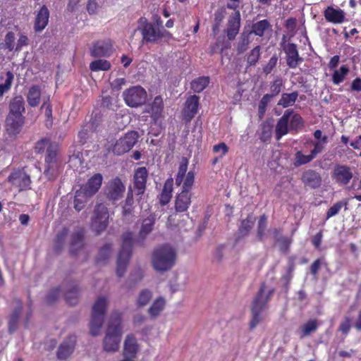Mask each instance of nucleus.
I'll return each mask as SVG.
<instances>
[{
    "mask_svg": "<svg viewBox=\"0 0 361 361\" xmlns=\"http://www.w3.org/2000/svg\"><path fill=\"white\" fill-rule=\"evenodd\" d=\"M123 334V324L121 314L114 313L111 315L105 331L102 342L104 351L115 353L118 351L121 338Z\"/></svg>",
    "mask_w": 361,
    "mask_h": 361,
    "instance_id": "nucleus-1",
    "label": "nucleus"
},
{
    "mask_svg": "<svg viewBox=\"0 0 361 361\" xmlns=\"http://www.w3.org/2000/svg\"><path fill=\"white\" fill-rule=\"evenodd\" d=\"M177 253L174 247L163 245L155 248L152 253L151 264L153 269L160 273L170 270L176 264Z\"/></svg>",
    "mask_w": 361,
    "mask_h": 361,
    "instance_id": "nucleus-2",
    "label": "nucleus"
},
{
    "mask_svg": "<svg viewBox=\"0 0 361 361\" xmlns=\"http://www.w3.org/2000/svg\"><path fill=\"white\" fill-rule=\"evenodd\" d=\"M273 291L274 290L272 288L267 287L265 284H262L261 286L259 291L255 297L252 304V319L250 324L251 329L255 328L262 320V312L265 309L266 305L270 299Z\"/></svg>",
    "mask_w": 361,
    "mask_h": 361,
    "instance_id": "nucleus-3",
    "label": "nucleus"
},
{
    "mask_svg": "<svg viewBox=\"0 0 361 361\" xmlns=\"http://www.w3.org/2000/svg\"><path fill=\"white\" fill-rule=\"evenodd\" d=\"M135 243L132 232L127 231L123 234L121 250L116 262V274L119 277H122L126 271L131 255L132 247Z\"/></svg>",
    "mask_w": 361,
    "mask_h": 361,
    "instance_id": "nucleus-4",
    "label": "nucleus"
},
{
    "mask_svg": "<svg viewBox=\"0 0 361 361\" xmlns=\"http://www.w3.org/2000/svg\"><path fill=\"white\" fill-rule=\"evenodd\" d=\"M137 30L142 35L143 42H156L159 39L169 35V32L166 30L157 27L145 18L139 19Z\"/></svg>",
    "mask_w": 361,
    "mask_h": 361,
    "instance_id": "nucleus-5",
    "label": "nucleus"
},
{
    "mask_svg": "<svg viewBox=\"0 0 361 361\" xmlns=\"http://www.w3.org/2000/svg\"><path fill=\"white\" fill-rule=\"evenodd\" d=\"M138 133L135 131H130L116 140L114 144L109 147V151L117 155H121L129 152L137 141Z\"/></svg>",
    "mask_w": 361,
    "mask_h": 361,
    "instance_id": "nucleus-6",
    "label": "nucleus"
},
{
    "mask_svg": "<svg viewBox=\"0 0 361 361\" xmlns=\"http://www.w3.org/2000/svg\"><path fill=\"white\" fill-rule=\"evenodd\" d=\"M62 293L61 288H56L51 290L47 295L49 302H52ZM63 293L66 301L71 305L77 303L79 296V288L75 282L67 283L63 289Z\"/></svg>",
    "mask_w": 361,
    "mask_h": 361,
    "instance_id": "nucleus-7",
    "label": "nucleus"
},
{
    "mask_svg": "<svg viewBox=\"0 0 361 361\" xmlns=\"http://www.w3.org/2000/svg\"><path fill=\"white\" fill-rule=\"evenodd\" d=\"M109 212L106 207L97 204L94 211L91 227L97 234L104 231L108 226Z\"/></svg>",
    "mask_w": 361,
    "mask_h": 361,
    "instance_id": "nucleus-8",
    "label": "nucleus"
},
{
    "mask_svg": "<svg viewBox=\"0 0 361 361\" xmlns=\"http://www.w3.org/2000/svg\"><path fill=\"white\" fill-rule=\"evenodd\" d=\"M123 95L126 104L130 107L142 105L147 99V92L140 86H134L126 90Z\"/></svg>",
    "mask_w": 361,
    "mask_h": 361,
    "instance_id": "nucleus-9",
    "label": "nucleus"
},
{
    "mask_svg": "<svg viewBox=\"0 0 361 361\" xmlns=\"http://www.w3.org/2000/svg\"><path fill=\"white\" fill-rule=\"evenodd\" d=\"M57 151L58 146L56 144H50L47 149L44 174L49 179L55 176L59 169L56 157Z\"/></svg>",
    "mask_w": 361,
    "mask_h": 361,
    "instance_id": "nucleus-10",
    "label": "nucleus"
},
{
    "mask_svg": "<svg viewBox=\"0 0 361 361\" xmlns=\"http://www.w3.org/2000/svg\"><path fill=\"white\" fill-rule=\"evenodd\" d=\"M140 350V345L137 338L132 334H127L123 343L122 356L137 359Z\"/></svg>",
    "mask_w": 361,
    "mask_h": 361,
    "instance_id": "nucleus-11",
    "label": "nucleus"
},
{
    "mask_svg": "<svg viewBox=\"0 0 361 361\" xmlns=\"http://www.w3.org/2000/svg\"><path fill=\"white\" fill-rule=\"evenodd\" d=\"M8 180L19 191L27 189L31 183L30 176L25 171L20 170L13 172L8 176Z\"/></svg>",
    "mask_w": 361,
    "mask_h": 361,
    "instance_id": "nucleus-12",
    "label": "nucleus"
},
{
    "mask_svg": "<svg viewBox=\"0 0 361 361\" xmlns=\"http://www.w3.org/2000/svg\"><path fill=\"white\" fill-rule=\"evenodd\" d=\"M125 186L121 180L116 178L110 181L106 188V195L111 200H118L122 197Z\"/></svg>",
    "mask_w": 361,
    "mask_h": 361,
    "instance_id": "nucleus-13",
    "label": "nucleus"
},
{
    "mask_svg": "<svg viewBox=\"0 0 361 361\" xmlns=\"http://www.w3.org/2000/svg\"><path fill=\"white\" fill-rule=\"evenodd\" d=\"M76 343L75 336H69L59 346L56 356L59 360H66L73 353Z\"/></svg>",
    "mask_w": 361,
    "mask_h": 361,
    "instance_id": "nucleus-14",
    "label": "nucleus"
},
{
    "mask_svg": "<svg viewBox=\"0 0 361 361\" xmlns=\"http://www.w3.org/2000/svg\"><path fill=\"white\" fill-rule=\"evenodd\" d=\"M284 51L286 54L287 65L290 68H295L302 61V59L299 56L297 47L295 44H288L284 47Z\"/></svg>",
    "mask_w": 361,
    "mask_h": 361,
    "instance_id": "nucleus-15",
    "label": "nucleus"
},
{
    "mask_svg": "<svg viewBox=\"0 0 361 361\" xmlns=\"http://www.w3.org/2000/svg\"><path fill=\"white\" fill-rule=\"evenodd\" d=\"M103 177L100 173H96L92 176L87 183L80 188L85 191L87 195L93 196L100 188L102 183Z\"/></svg>",
    "mask_w": 361,
    "mask_h": 361,
    "instance_id": "nucleus-16",
    "label": "nucleus"
},
{
    "mask_svg": "<svg viewBox=\"0 0 361 361\" xmlns=\"http://www.w3.org/2000/svg\"><path fill=\"white\" fill-rule=\"evenodd\" d=\"M325 19L334 24H341L345 20V13L341 8L328 6L324 12Z\"/></svg>",
    "mask_w": 361,
    "mask_h": 361,
    "instance_id": "nucleus-17",
    "label": "nucleus"
},
{
    "mask_svg": "<svg viewBox=\"0 0 361 361\" xmlns=\"http://www.w3.org/2000/svg\"><path fill=\"white\" fill-rule=\"evenodd\" d=\"M199 105V97L192 95L188 98L185 102V106L183 110L184 119L189 122L197 112Z\"/></svg>",
    "mask_w": 361,
    "mask_h": 361,
    "instance_id": "nucleus-18",
    "label": "nucleus"
},
{
    "mask_svg": "<svg viewBox=\"0 0 361 361\" xmlns=\"http://www.w3.org/2000/svg\"><path fill=\"white\" fill-rule=\"evenodd\" d=\"M291 114L292 110H286L282 117L278 121L275 129L276 138L277 140H279L288 133V123Z\"/></svg>",
    "mask_w": 361,
    "mask_h": 361,
    "instance_id": "nucleus-19",
    "label": "nucleus"
},
{
    "mask_svg": "<svg viewBox=\"0 0 361 361\" xmlns=\"http://www.w3.org/2000/svg\"><path fill=\"white\" fill-rule=\"evenodd\" d=\"M24 124L23 116H9L6 120V130L9 134L16 135L20 133Z\"/></svg>",
    "mask_w": 361,
    "mask_h": 361,
    "instance_id": "nucleus-20",
    "label": "nucleus"
},
{
    "mask_svg": "<svg viewBox=\"0 0 361 361\" xmlns=\"http://www.w3.org/2000/svg\"><path fill=\"white\" fill-rule=\"evenodd\" d=\"M166 305V300L164 296L157 297L147 310V313L151 318L155 319L161 315Z\"/></svg>",
    "mask_w": 361,
    "mask_h": 361,
    "instance_id": "nucleus-21",
    "label": "nucleus"
},
{
    "mask_svg": "<svg viewBox=\"0 0 361 361\" xmlns=\"http://www.w3.org/2000/svg\"><path fill=\"white\" fill-rule=\"evenodd\" d=\"M333 176L336 182L340 184L346 185L352 178L353 173L348 166L339 165L335 167Z\"/></svg>",
    "mask_w": 361,
    "mask_h": 361,
    "instance_id": "nucleus-22",
    "label": "nucleus"
},
{
    "mask_svg": "<svg viewBox=\"0 0 361 361\" xmlns=\"http://www.w3.org/2000/svg\"><path fill=\"white\" fill-rule=\"evenodd\" d=\"M147 179V171L145 167L138 168L134 175L135 188L137 190V193L142 194L145 190L146 182Z\"/></svg>",
    "mask_w": 361,
    "mask_h": 361,
    "instance_id": "nucleus-23",
    "label": "nucleus"
},
{
    "mask_svg": "<svg viewBox=\"0 0 361 361\" xmlns=\"http://www.w3.org/2000/svg\"><path fill=\"white\" fill-rule=\"evenodd\" d=\"M191 203V192H188L186 190H181L180 193L176 195L175 201V208L177 212H185Z\"/></svg>",
    "mask_w": 361,
    "mask_h": 361,
    "instance_id": "nucleus-24",
    "label": "nucleus"
},
{
    "mask_svg": "<svg viewBox=\"0 0 361 361\" xmlns=\"http://www.w3.org/2000/svg\"><path fill=\"white\" fill-rule=\"evenodd\" d=\"M111 51L110 41H98L92 47L91 54L94 57L109 56Z\"/></svg>",
    "mask_w": 361,
    "mask_h": 361,
    "instance_id": "nucleus-25",
    "label": "nucleus"
},
{
    "mask_svg": "<svg viewBox=\"0 0 361 361\" xmlns=\"http://www.w3.org/2000/svg\"><path fill=\"white\" fill-rule=\"evenodd\" d=\"M49 18V11L45 6H43L38 11L35 18L34 26L35 31H42L48 24Z\"/></svg>",
    "mask_w": 361,
    "mask_h": 361,
    "instance_id": "nucleus-26",
    "label": "nucleus"
},
{
    "mask_svg": "<svg viewBox=\"0 0 361 361\" xmlns=\"http://www.w3.org/2000/svg\"><path fill=\"white\" fill-rule=\"evenodd\" d=\"M152 298V291L148 288H143L137 294L135 298V305L137 309H142L149 304Z\"/></svg>",
    "mask_w": 361,
    "mask_h": 361,
    "instance_id": "nucleus-27",
    "label": "nucleus"
},
{
    "mask_svg": "<svg viewBox=\"0 0 361 361\" xmlns=\"http://www.w3.org/2000/svg\"><path fill=\"white\" fill-rule=\"evenodd\" d=\"M154 222L155 216L153 214H150L147 218L143 219L139 231L138 241L142 242L146 238V237L152 231Z\"/></svg>",
    "mask_w": 361,
    "mask_h": 361,
    "instance_id": "nucleus-28",
    "label": "nucleus"
},
{
    "mask_svg": "<svg viewBox=\"0 0 361 361\" xmlns=\"http://www.w3.org/2000/svg\"><path fill=\"white\" fill-rule=\"evenodd\" d=\"M240 26V13L238 11L234 13L228 20L227 28V36L229 39H233L238 34Z\"/></svg>",
    "mask_w": 361,
    "mask_h": 361,
    "instance_id": "nucleus-29",
    "label": "nucleus"
},
{
    "mask_svg": "<svg viewBox=\"0 0 361 361\" xmlns=\"http://www.w3.org/2000/svg\"><path fill=\"white\" fill-rule=\"evenodd\" d=\"M302 182L312 188H318L321 185V178L318 173L312 170H308L303 173Z\"/></svg>",
    "mask_w": 361,
    "mask_h": 361,
    "instance_id": "nucleus-30",
    "label": "nucleus"
},
{
    "mask_svg": "<svg viewBox=\"0 0 361 361\" xmlns=\"http://www.w3.org/2000/svg\"><path fill=\"white\" fill-rule=\"evenodd\" d=\"M172 192L173 180L168 179L166 180L162 191L159 196V203L161 205H166L170 202L172 197Z\"/></svg>",
    "mask_w": 361,
    "mask_h": 361,
    "instance_id": "nucleus-31",
    "label": "nucleus"
},
{
    "mask_svg": "<svg viewBox=\"0 0 361 361\" xmlns=\"http://www.w3.org/2000/svg\"><path fill=\"white\" fill-rule=\"evenodd\" d=\"M42 97L40 88L37 85L31 86L27 94L28 104L31 106H37L39 104Z\"/></svg>",
    "mask_w": 361,
    "mask_h": 361,
    "instance_id": "nucleus-32",
    "label": "nucleus"
},
{
    "mask_svg": "<svg viewBox=\"0 0 361 361\" xmlns=\"http://www.w3.org/2000/svg\"><path fill=\"white\" fill-rule=\"evenodd\" d=\"M25 111L24 99L21 96L14 97L10 103L9 116H23Z\"/></svg>",
    "mask_w": 361,
    "mask_h": 361,
    "instance_id": "nucleus-33",
    "label": "nucleus"
},
{
    "mask_svg": "<svg viewBox=\"0 0 361 361\" xmlns=\"http://www.w3.org/2000/svg\"><path fill=\"white\" fill-rule=\"evenodd\" d=\"M108 298L105 296L99 297L92 306V313L104 317L108 305Z\"/></svg>",
    "mask_w": 361,
    "mask_h": 361,
    "instance_id": "nucleus-34",
    "label": "nucleus"
},
{
    "mask_svg": "<svg viewBox=\"0 0 361 361\" xmlns=\"http://www.w3.org/2000/svg\"><path fill=\"white\" fill-rule=\"evenodd\" d=\"M14 76L10 71L1 73L0 75V97L8 91L11 87Z\"/></svg>",
    "mask_w": 361,
    "mask_h": 361,
    "instance_id": "nucleus-35",
    "label": "nucleus"
},
{
    "mask_svg": "<svg viewBox=\"0 0 361 361\" xmlns=\"http://www.w3.org/2000/svg\"><path fill=\"white\" fill-rule=\"evenodd\" d=\"M103 322L104 317L92 313L90 322V331L92 336H98L100 334Z\"/></svg>",
    "mask_w": 361,
    "mask_h": 361,
    "instance_id": "nucleus-36",
    "label": "nucleus"
},
{
    "mask_svg": "<svg viewBox=\"0 0 361 361\" xmlns=\"http://www.w3.org/2000/svg\"><path fill=\"white\" fill-rule=\"evenodd\" d=\"M92 196L87 195L81 188L77 190L74 200V207L76 210L80 211L84 208L87 200Z\"/></svg>",
    "mask_w": 361,
    "mask_h": 361,
    "instance_id": "nucleus-37",
    "label": "nucleus"
},
{
    "mask_svg": "<svg viewBox=\"0 0 361 361\" xmlns=\"http://www.w3.org/2000/svg\"><path fill=\"white\" fill-rule=\"evenodd\" d=\"M317 322L316 319H310L300 329V337L304 338L309 336L311 333L315 331L317 329Z\"/></svg>",
    "mask_w": 361,
    "mask_h": 361,
    "instance_id": "nucleus-38",
    "label": "nucleus"
},
{
    "mask_svg": "<svg viewBox=\"0 0 361 361\" xmlns=\"http://www.w3.org/2000/svg\"><path fill=\"white\" fill-rule=\"evenodd\" d=\"M298 94L297 92H293L291 93H284L281 95V99L278 102V105L286 108L292 106L298 98Z\"/></svg>",
    "mask_w": 361,
    "mask_h": 361,
    "instance_id": "nucleus-39",
    "label": "nucleus"
},
{
    "mask_svg": "<svg viewBox=\"0 0 361 361\" xmlns=\"http://www.w3.org/2000/svg\"><path fill=\"white\" fill-rule=\"evenodd\" d=\"M209 78L207 76L200 77L191 82V88L195 92H201L203 91L209 85Z\"/></svg>",
    "mask_w": 361,
    "mask_h": 361,
    "instance_id": "nucleus-40",
    "label": "nucleus"
},
{
    "mask_svg": "<svg viewBox=\"0 0 361 361\" xmlns=\"http://www.w3.org/2000/svg\"><path fill=\"white\" fill-rule=\"evenodd\" d=\"M188 165V159L186 157H183L180 160L178 173L176 177V184L177 185H180L183 181L184 176L187 174Z\"/></svg>",
    "mask_w": 361,
    "mask_h": 361,
    "instance_id": "nucleus-41",
    "label": "nucleus"
},
{
    "mask_svg": "<svg viewBox=\"0 0 361 361\" xmlns=\"http://www.w3.org/2000/svg\"><path fill=\"white\" fill-rule=\"evenodd\" d=\"M163 110V99L160 96H157L151 106L152 116L154 120L159 118Z\"/></svg>",
    "mask_w": 361,
    "mask_h": 361,
    "instance_id": "nucleus-42",
    "label": "nucleus"
},
{
    "mask_svg": "<svg viewBox=\"0 0 361 361\" xmlns=\"http://www.w3.org/2000/svg\"><path fill=\"white\" fill-rule=\"evenodd\" d=\"M349 72V68L346 66H342L338 70H335L332 75L334 84L338 85L345 78Z\"/></svg>",
    "mask_w": 361,
    "mask_h": 361,
    "instance_id": "nucleus-43",
    "label": "nucleus"
},
{
    "mask_svg": "<svg viewBox=\"0 0 361 361\" xmlns=\"http://www.w3.org/2000/svg\"><path fill=\"white\" fill-rule=\"evenodd\" d=\"M327 136L324 135L321 140L312 142V145H313L314 148L312 150H311L310 153L312 154L314 158H315L319 154L324 151L325 146L327 144Z\"/></svg>",
    "mask_w": 361,
    "mask_h": 361,
    "instance_id": "nucleus-44",
    "label": "nucleus"
},
{
    "mask_svg": "<svg viewBox=\"0 0 361 361\" xmlns=\"http://www.w3.org/2000/svg\"><path fill=\"white\" fill-rule=\"evenodd\" d=\"M112 252V245L110 243L105 244L102 247L99 251L98 256L97 257V263H104L106 259H109Z\"/></svg>",
    "mask_w": 361,
    "mask_h": 361,
    "instance_id": "nucleus-45",
    "label": "nucleus"
},
{
    "mask_svg": "<svg viewBox=\"0 0 361 361\" xmlns=\"http://www.w3.org/2000/svg\"><path fill=\"white\" fill-rule=\"evenodd\" d=\"M110 63L104 59H98L92 61L90 65L92 71H107L110 68Z\"/></svg>",
    "mask_w": 361,
    "mask_h": 361,
    "instance_id": "nucleus-46",
    "label": "nucleus"
},
{
    "mask_svg": "<svg viewBox=\"0 0 361 361\" xmlns=\"http://www.w3.org/2000/svg\"><path fill=\"white\" fill-rule=\"evenodd\" d=\"M314 159V158L311 153L310 154H304L302 151H298L295 154L294 164L297 166L306 164Z\"/></svg>",
    "mask_w": 361,
    "mask_h": 361,
    "instance_id": "nucleus-47",
    "label": "nucleus"
},
{
    "mask_svg": "<svg viewBox=\"0 0 361 361\" xmlns=\"http://www.w3.org/2000/svg\"><path fill=\"white\" fill-rule=\"evenodd\" d=\"M269 23L267 20H263L257 22L252 25V32L256 35L262 37L264 35V32L269 28Z\"/></svg>",
    "mask_w": 361,
    "mask_h": 361,
    "instance_id": "nucleus-48",
    "label": "nucleus"
},
{
    "mask_svg": "<svg viewBox=\"0 0 361 361\" xmlns=\"http://www.w3.org/2000/svg\"><path fill=\"white\" fill-rule=\"evenodd\" d=\"M195 181L194 172L190 171L187 173L186 176H184L183 181L182 182V190H186L188 192H190Z\"/></svg>",
    "mask_w": 361,
    "mask_h": 361,
    "instance_id": "nucleus-49",
    "label": "nucleus"
},
{
    "mask_svg": "<svg viewBox=\"0 0 361 361\" xmlns=\"http://www.w3.org/2000/svg\"><path fill=\"white\" fill-rule=\"evenodd\" d=\"M15 39L14 34L12 32H8L5 36L4 42L0 44V49H4L9 51L13 50Z\"/></svg>",
    "mask_w": 361,
    "mask_h": 361,
    "instance_id": "nucleus-50",
    "label": "nucleus"
},
{
    "mask_svg": "<svg viewBox=\"0 0 361 361\" xmlns=\"http://www.w3.org/2000/svg\"><path fill=\"white\" fill-rule=\"evenodd\" d=\"M21 310V305L18 304L16 310L11 314L9 319V330L10 331H14L17 327L18 319Z\"/></svg>",
    "mask_w": 361,
    "mask_h": 361,
    "instance_id": "nucleus-51",
    "label": "nucleus"
},
{
    "mask_svg": "<svg viewBox=\"0 0 361 361\" xmlns=\"http://www.w3.org/2000/svg\"><path fill=\"white\" fill-rule=\"evenodd\" d=\"M260 56V47L256 46L247 56V62L250 66H255Z\"/></svg>",
    "mask_w": 361,
    "mask_h": 361,
    "instance_id": "nucleus-52",
    "label": "nucleus"
},
{
    "mask_svg": "<svg viewBox=\"0 0 361 361\" xmlns=\"http://www.w3.org/2000/svg\"><path fill=\"white\" fill-rule=\"evenodd\" d=\"M82 238L83 235L81 231H78L74 233L71 237V252H74V250L80 248L82 245Z\"/></svg>",
    "mask_w": 361,
    "mask_h": 361,
    "instance_id": "nucleus-53",
    "label": "nucleus"
},
{
    "mask_svg": "<svg viewBox=\"0 0 361 361\" xmlns=\"http://www.w3.org/2000/svg\"><path fill=\"white\" fill-rule=\"evenodd\" d=\"M289 122L290 128L293 130L300 128L302 126L303 123L302 117L298 114H294L293 111L291 115L290 116Z\"/></svg>",
    "mask_w": 361,
    "mask_h": 361,
    "instance_id": "nucleus-54",
    "label": "nucleus"
},
{
    "mask_svg": "<svg viewBox=\"0 0 361 361\" xmlns=\"http://www.w3.org/2000/svg\"><path fill=\"white\" fill-rule=\"evenodd\" d=\"M254 218L252 216H248L246 219L242 221L240 231L242 234H246L254 225Z\"/></svg>",
    "mask_w": 361,
    "mask_h": 361,
    "instance_id": "nucleus-55",
    "label": "nucleus"
},
{
    "mask_svg": "<svg viewBox=\"0 0 361 361\" xmlns=\"http://www.w3.org/2000/svg\"><path fill=\"white\" fill-rule=\"evenodd\" d=\"M346 203H343V202H338L335 203L333 206H331L327 213H326V219H329L332 216H336L339 211L341 209V208L345 205Z\"/></svg>",
    "mask_w": 361,
    "mask_h": 361,
    "instance_id": "nucleus-56",
    "label": "nucleus"
},
{
    "mask_svg": "<svg viewBox=\"0 0 361 361\" xmlns=\"http://www.w3.org/2000/svg\"><path fill=\"white\" fill-rule=\"evenodd\" d=\"M133 204V198L132 193L129 192L128 194L127 198L126 200L125 205L123 206V214L126 216L130 214L133 211L132 205Z\"/></svg>",
    "mask_w": 361,
    "mask_h": 361,
    "instance_id": "nucleus-57",
    "label": "nucleus"
},
{
    "mask_svg": "<svg viewBox=\"0 0 361 361\" xmlns=\"http://www.w3.org/2000/svg\"><path fill=\"white\" fill-rule=\"evenodd\" d=\"M283 85V80L281 78L276 79L271 85V97L279 94Z\"/></svg>",
    "mask_w": 361,
    "mask_h": 361,
    "instance_id": "nucleus-58",
    "label": "nucleus"
},
{
    "mask_svg": "<svg viewBox=\"0 0 361 361\" xmlns=\"http://www.w3.org/2000/svg\"><path fill=\"white\" fill-rule=\"evenodd\" d=\"M43 104L41 109H44V114L47 118H51L52 117V110L50 104L48 103L49 101V95L43 96Z\"/></svg>",
    "mask_w": 361,
    "mask_h": 361,
    "instance_id": "nucleus-59",
    "label": "nucleus"
},
{
    "mask_svg": "<svg viewBox=\"0 0 361 361\" xmlns=\"http://www.w3.org/2000/svg\"><path fill=\"white\" fill-rule=\"evenodd\" d=\"M250 44V40L247 37H244L242 39L238 42L237 47L238 54L244 53L248 48Z\"/></svg>",
    "mask_w": 361,
    "mask_h": 361,
    "instance_id": "nucleus-60",
    "label": "nucleus"
},
{
    "mask_svg": "<svg viewBox=\"0 0 361 361\" xmlns=\"http://www.w3.org/2000/svg\"><path fill=\"white\" fill-rule=\"evenodd\" d=\"M213 151L216 154H219L220 157H223L228 152V147L224 142H221L213 147Z\"/></svg>",
    "mask_w": 361,
    "mask_h": 361,
    "instance_id": "nucleus-61",
    "label": "nucleus"
},
{
    "mask_svg": "<svg viewBox=\"0 0 361 361\" xmlns=\"http://www.w3.org/2000/svg\"><path fill=\"white\" fill-rule=\"evenodd\" d=\"M267 217L264 215H262L259 220L257 233L259 238H262L264 235L267 226Z\"/></svg>",
    "mask_w": 361,
    "mask_h": 361,
    "instance_id": "nucleus-62",
    "label": "nucleus"
},
{
    "mask_svg": "<svg viewBox=\"0 0 361 361\" xmlns=\"http://www.w3.org/2000/svg\"><path fill=\"white\" fill-rule=\"evenodd\" d=\"M51 143L49 142V141L47 140H41L40 141L37 142L36 143V145H35V151L37 152V153H42V152H44V150L45 149V148L48 147V146L50 145Z\"/></svg>",
    "mask_w": 361,
    "mask_h": 361,
    "instance_id": "nucleus-63",
    "label": "nucleus"
},
{
    "mask_svg": "<svg viewBox=\"0 0 361 361\" xmlns=\"http://www.w3.org/2000/svg\"><path fill=\"white\" fill-rule=\"evenodd\" d=\"M27 41H28V39L25 35H20L18 39L16 47L15 49L16 51H18L21 50V49L23 47H25L27 44Z\"/></svg>",
    "mask_w": 361,
    "mask_h": 361,
    "instance_id": "nucleus-64",
    "label": "nucleus"
}]
</instances>
